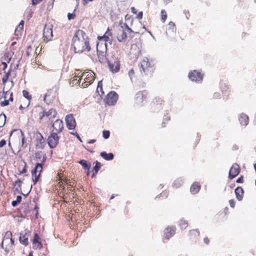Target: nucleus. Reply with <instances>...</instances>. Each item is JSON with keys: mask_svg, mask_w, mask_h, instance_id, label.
<instances>
[{"mask_svg": "<svg viewBox=\"0 0 256 256\" xmlns=\"http://www.w3.org/2000/svg\"><path fill=\"white\" fill-rule=\"evenodd\" d=\"M58 114L57 111L54 108H50L48 111L42 106H38L32 110V115L37 118L39 123L50 124Z\"/></svg>", "mask_w": 256, "mask_h": 256, "instance_id": "1", "label": "nucleus"}, {"mask_svg": "<svg viewBox=\"0 0 256 256\" xmlns=\"http://www.w3.org/2000/svg\"><path fill=\"white\" fill-rule=\"evenodd\" d=\"M72 42L75 52L82 53L84 52H89L90 50L88 38L82 30H76L72 38Z\"/></svg>", "mask_w": 256, "mask_h": 256, "instance_id": "2", "label": "nucleus"}, {"mask_svg": "<svg viewBox=\"0 0 256 256\" xmlns=\"http://www.w3.org/2000/svg\"><path fill=\"white\" fill-rule=\"evenodd\" d=\"M140 72L148 77H151L154 72L155 67L152 60L144 58L140 63Z\"/></svg>", "mask_w": 256, "mask_h": 256, "instance_id": "3", "label": "nucleus"}, {"mask_svg": "<svg viewBox=\"0 0 256 256\" xmlns=\"http://www.w3.org/2000/svg\"><path fill=\"white\" fill-rule=\"evenodd\" d=\"M95 74L90 70L84 71L80 75L79 82H81L80 86L86 88L90 85L94 80Z\"/></svg>", "mask_w": 256, "mask_h": 256, "instance_id": "4", "label": "nucleus"}, {"mask_svg": "<svg viewBox=\"0 0 256 256\" xmlns=\"http://www.w3.org/2000/svg\"><path fill=\"white\" fill-rule=\"evenodd\" d=\"M120 28L118 29L117 32V39L118 42H124L127 38V34L132 32V29L130 28L126 23L120 22Z\"/></svg>", "mask_w": 256, "mask_h": 256, "instance_id": "5", "label": "nucleus"}, {"mask_svg": "<svg viewBox=\"0 0 256 256\" xmlns=\"http://www.w3.org/2000/svg\"><path fill=\"white\" fill-rule=\"evenodd\" d=\"M96 52L98 60L102 63L106 60L107 44L103 42H98L96 44Z\"/></svg>", "mask_w": 256, "mask_h": 256, "instance_id": "6", "label": "nucleus"}, {"mask_svg": "<svg viewBox=\"0 0 256 256\" xmlns=\"http://www.w3.org/2000/svg\"><path fill=\"white\" fill-rule=\"evenodd\" d=\"M12 234L10 231H7L4 236L1 244L2 248L4 249L6 252H9L14 245V241L12 238Z\"/></svg>", "mask_w": 256, "mask_h": 256, "instance_id": "7", "label": "nucleus"}, {"mask_svg": "<svg viewBox=\"0 0 256 256\" xmlns=\"http://www.w3.org/2000/svg\"><path fill=\"white\" fill-rule=\"evenodd\" d=\"M52 26L46 24L43 30L44 41L48 42L52 40Z\"/></svg>", "mask_w": 256, "mask_h": 256, "instance_id": "8", "label": "nucleus"}, {"mask_svg": "<svg viewBox=\"0 0 256 256\" xmlns=\"http://www.w3.org/2000/svg\"><path fill=\"white\" fill-rule=\"evenodd\" d=\"M43 169V164L37 163L32 172V181L34 184L38 181L40 173Z\"/></svg>", "mask_w": 256, "mask_h": 256, "instance_id": "9", "label": "nucleus"}, {"mask_svg": "<svg viewBox=\"0 0 256 256\" xmlns=\"http://www.w3.org/2000/svg\"><path fill=\"white\" fill-rule=\"evenodd\" d=\"M99 42H103L106 44H112L113 41V36L112 30L108 28L107 30L102 36H98Z\"/></svg>", "mask_w": 256, "mask_h": 256, "instance_id": "10", "label": "nucleus"}, {"mask_svg": "<svg viewBox=\"0 0 256 256\" xmlns=\"http://www.w3.org/2000/svg\"><path fill=\"white\" fill-rule=\"evenodd\" d=\"M148 94V92L146 90L138 92L134 98V103L136 104H142L144 101L147 99Z\"/></svg>", "mask_w": 256, "mask_h": 256, "instance_id": "11", "label": "nucleus"}, {"mask_svg": "<svg viewBox=\"0 0 256 256\" xmlns=\"http://www.w3.org/2000/svg\"><path fill=\"white\" fill-rule=\"evenodd\" d=\"M118 99V94L114 91L110 92L104 99L105 103L108 106L114 105Z\"/></svg>", "mask_w": 256, "mask_h": 256, "instance_id": "12", "label": "nucleus"}, {"mask_svg": "<svg viewBox=\"0 0 256 256\" xmlns=\"http://www.w3.org/2000/svg\"><path fill=\"white\" fill-rule=\"evenodd\" d=\"M58 93L56 90L54 89H50L46 94L44 100L47 104H50L56 99Z\"/></svg>", "mask_w": 256, "mask_h": 256, "instance_id": "13", "label": "nucleus"}, {"mask_svg": "<svg viewBox=\"0 0 256 256\" xmlns=\"http://www.w3.org/2000/svg\"><path fill=\"white\" fill-rule=\"evenodd\" d=\"M58 140L59 137L58 136V134L52 132L50 135L48 137V143L50 148H54L58 145Z\"/></svg>", "mask_w": 256, "mask_h": 256, "instance_id": "14", "label": "nucleus"}, {"mask_svg": "<svg viewBox=\"0 0 256 256\" xmlns=\"http://www.w3.org/2000/svg\"><path fill=\"white\" fill-rule=\"evenodd\" d=\"M1 98H4V100L0 102V106H4L9 104V101H13L12 92L10 90L4 92Z\"/></svg>", "mask_w": 256, "mask_h": 256, "instance_id": "15", "label": "nucleus"}, {"mask_svg": "<svg viewBox=\"0 0 256 256\" xmlns=\"http://www.w3.org/2000/svg\"><path fill=\"white\" fill-rule=\"evenodd\" d=\"M240 166L237 163L233 164L229 170L228 178L230 180L234 178L240 174Z\"/></svg>", "mask_w": 256, "mask_h": 256, "instance_id": "16", "label": "nucleus"}, {"mask_svg": "<svg viewBox=\"0 0 256 256\" xmlns=\"http://www.w3.org/2000/svg\"><path fill=\"white\" fill-rule=\"evenodd\" d=\"M188 78L192 81L199 82L202 81L203 75L200 72L194 70L189 72Z\"/></svg>", "mask_w": 256, "mask_h": 256, "instance_id": "17", "label": "nucleus"}, {"mask_svg": "<svg viewBox=\"0 0 256 256\" xmlns=\"http://www.w3.org/2000/svg\"><path fill=\"white\" fill-rule=\"evenodd\" d=\"M66 124L68 130H74L76 126V122L72 114H69L66 117Z\"/></svg>", "mask_w": 256, "mask_h": 256, "instance_id": "18", "label": "nucleus"}, {"mask_svg": "<svg viewBox=\"0 0 256 256\" xmlns=\"http://www.w3.org/2000/svg\"><path fill=\"white\" fill-rule=\"evenodd\" d=\"M30 234V232L28 230H25L24 232H22L20 233V236L19 240L20 242L26 246L28 244V237Z\"/></svg>", "mask_w": 256, "mask_h": 256, "instance_id": "19", "label": "nucleus"}, {"mask_svg": "<svg viewBox=\"0 0 256 256\" xmlns=\"http://www.w3.org/2000/svg\"><path fill=\"white\" fill-rule=\"evenodd\" d=\"M52 132L59 133L62 131L64 128L63 122L60 120H56L52 124Z\"/></svg>", "mask_w": 256, "mask_h": 256, "instance_id": "20", "label": "nucleus"}, {"mask_svg": "<svg viewBox=\"0 0 256 256\" xmlns=\"http://www.w3.org/2000/svg\"><path fill=\"white\" fill-rule=\"evenodd\" d=\"M32 246L34 250H40L42 248V244L40 242V238L36 233L34 234L32 240Z\"/></svg>", "mask_w": 256, "mask_h": 256, "instance_id": "21", "label": "nucleus"}, {"mask_svg": "<svg viewBox=\"0 0 256 256\" xmlns=\"http://www.w3.org/2000/svg\"><path fill=\"white\" fill-rule=\"evenodd\" d=\"M22 94L26 98V104L24 106H22V104H21L20 106V110H24L27 108L29 105L30 104L31 100L32 98V96L30 94L29 92L26 90H24L22 91Z\"/></svg>", "mask_w": 256, "mask_h": 256, "instance_id": "22", "label": "nucleus"}, {"mask_svg": "<svg viewBox=\"0 0 256 256\" xmlns=\"http://www.w3.org/2000/svg\"><path fill=\"white\" fill-rule=\"evenodd\" d=\"M176 230V226H168L166 228L164 231V238L168 240L175 234Z\"/></svg>", "mask_w": 256, "mask_h": 256, "instance_id": "23", "label": "nucleus"}, {"mask_svg": "<svg viewBox=\"0 0 256 256\" xmlns=\"http://www.w3.org/2000/svg\"><path fill=\"white\" fill-rule=\"evenodd\" d=\"M108 66L112 73H116L120 70V64L118 61H114L113 62H109Z\"/></svg>", "mask_w": 256, "mask_h": 256, "instance_id": "24", "label": "nucleus"}, {"mask_svg": "<svg viewBox=\"0 0 256 256\" xmlns=\"http://www.w3.org/2000/svg\"><path fill=\"white\" fill-rule=\"evenodd\" d=\"M176 28L174 23L172 22H170L166 26V34L168 36L176 32Z\"/></svg>", "mask_w": 256, "mask_h": 256, "instance_id": "25", "label": "nucleus"}, {"mask_svg": "<svg viewBox=\"0 0 256 256\" xmlns=\"http://www.w3.org/2000/svg\"><path fill=\"white\" fill-rule=\"evenodd\" d=\"M236 198L238 200H242L243 198L244 190L240 186L237 187L234 190Z\"/></svg>", "mask_w": 256, "mask_h": 256, "instance_id": "26", "label": "nucleus"}, {"mask_svg": "<svg viewBox=\"0 0 256 256\" xmlns=\"http://www.w3.org/2000/svg\"><path fill=\"white\" fill-rule=\"evenodd\" d=\"M200 185L198 182H194L191 186L190 191L192 194H196L198 192L200 189Z\"/></svg>", "mask_w": 256, "mask_h": 256, "instance_id": "27", "label": "nucleus"}, {"mask_svg": "<svg viewBox=\"0 0 256 256\" xmlns=\"http://www.w3.org/2000/svg\"><path fill=\"white\" fill-rule=\"evenodd\" d=\"M239 122L242 126H246L249 121L248 117L244 114H242L239 116Z\"/></svg>", "mask_w": 256, "mask_h": 256, "instance_id": "28", "label": "nucleus"}, {"mask_svg": "<svg viewBox=\"0 0 256 256\" xmlns=\"http://www.w3.org/2000/svg\"><path fill=\"white\" fill-rule=\"evenodd\" d=\"M62 176H61V174L58 172V173L57 176H56V177L55 178L56 180V182H58V184H60L59 185L60 187H61V186H62L61 183H62V184L65 183L66 184H68V181L69 180V179H68L67 178H64L62 179Z\"/></svg>", "mask_w": 256, "mask_h": 256, "instance_id": "29", "label": "nucleus"}, {"mask_svg": "<svg viewBox=\"0 0 256 256\" xmlns=\"http://www.w3.org/2000/svg\"><path fill=\"white\" fill-rule=\"evenodd\" d=\"M80 72L77 73V75H75L70 80V84H72V86L78 85L80 86V84L81 82H79V78H80Z\"/></svg>", "mask_w": 256, "mask_h": 256, "instance_id": "30", "label": "nucleus"}, {"mask_svg": "<svg viewBox=\"0 0 256 256\" xmlns=\"http://www.w3.org/2000/svg\"><path fill=\"white\" fill-rule=\"evenodd\" d=\"M94 164H95L93 168V173L92 174V177L93 178L96 176L98 174V170L102 166V164L98 161H96L94 163Z\"/></svg>", "mask_w": 256, "mask_h": 256, "instance_id": "31", "label": "nucleus"}, {"mask_svg": "<svg viewBox=\"0 0 256 256\" xmlns=\"http://www.w3.org/2000/svg\"><path fill=\"white\" fill-rule=\"evenodd\" d=\"M162 103V100L160 98H156L152 102V106L156 108L160 107Z\"/></svg>", "mask_w": 256, "mask_h": 256, "instance_id": "32", "label": "nucleus"}, {"mask_svg": "<svg viewBox=\"0 0 256 256\" xmlns=\"http://www.w3.org/2000/svg\"><path fill=\"white\" fill-rule=\"evenodd\" d=\"M200 236V232L197 229L190 230L189 232L190 238L194 240L198 238Z\"/></svg>", "mask_w": 256, "mask_h": 256, "instance_id": "33", "label": "nucleus"}, {"mask_svg": "<svg viewBox=\"0 0 256 256\" xmlns=\"http://www.w3.org/2000/svg\"><path fill=\"white\" fill-rule=\"evenodd\" d=\"M100 156L106 160H110L114 159V156L112 153H106V152H101Z\"/></svg>", "mask_w": 256, "mask_h": 256, "instance_id": "34", "label": "nucleus"}, {"mask_svg": "<svg viewBox=\"0 0 256 256\" xmlns=\"http://www.w3.org/2000/svg\"><path fill=\"white\" fill-rule=\"evenodd\" d=\"M78 163L81 164L84 169L86 170H90L91 166V164L90 162H88L87 160H82L78 162Z\"/></svg>", "mask_w": 256, "mask_h": 256, "instance_id": "35", "label": "nucleus"}, {"mask_svg": "<svg viewBox=\"0 0 256 256\" xmlns=\"http://www.w3.org/2000/svg\"><path fill=\"white\" fill-rule=\"evenodd\" d=\"M22 181L20 179H18L14 182V186L16 188L17 191L22 190Z\"/></svg>", "mask_w": 256, "mask_h": 256, "instance_id": "36", "label": "nucleus"}, {"mask_svg": "<svg viewBox=\"0 0 256 256\" xmlns=\"http://www.w3.org/2000/svg\"><path fill=\"white\" fill-rule=\"evenodd\" d=\"M37 140L38 142L36 144V146L38 148H42L44 146V140L41 134H40V136H38Z\"/></svg>", "mask_w": 256, "mask_h": 256, "instance_id": "37", "label": "nucleus"}, {"mask_svg": "<svg viewBox=\"0 0 256 256\" xmlns=\"http://www.w3.org/2000/svg\"><path fill=\"white\" fill-rule=\"evenodd\" d=\"M179 226L181 229L184 230L188 228V224L187 220L184 219H182L180 221Z\"/></svg>", "mask_w": 256, "mask_h": 256, "instance_id": "38", "label": "nucleus"}, {"mask_svg": "<svg viewBox=\"0 0 256 256\" xmlns=\"http://www.w3.org/2000/svg\"><path fill=\"white\" fill-rule=\"evenodd\" d=\"M96 91L100 96H102L104 94L102 90V82H98Z\"/></svg>", "mask_w": 256, "mask_h": 256, "instance_id": "39", "label": "nucleus"}, {"mask_svg": "<svg viewBox=\"0 0 256 256\" xmlns=\"http://www.w3.org/2000/svg\"><path fill=\"white\" fill-rule=\"evenodd\" d=\"M183 184V181L180 178H177L173 183V186L175 188H178L180 187Z\"/></svg>", "mask_w": 256, "mask_h": 256, "instance_id": "40", "label": "nucleus"}, {"mask_svg": "<svg viewBox=\"0 0 256 256\" xmlns=\"http://www.w3.org/2000/svg\"><path fill=\"white\" fill-rule=\"evenodd\" d=\"M6 120V116L4 114H0V127L4 126Z\"/></svg>", "mask_w": 256, "mask_h": 256, "instance_id": "41", "label": "nucleus"}, {"mask_svg": "<svg viewBox=\"0 0 256 256\" xmlns=\"http://www.w3.org/2000/svg\"><path fill=\"white\" fill-rule=\"evenodd\" d=\"M22 196H16V200H14L12 202V204L13 206H16L18 204H20L22 200Z\"/></svg>", "mask_w": 256, "mask_h": 256, "instance_id": "42", "label": "nucleus"}, {"mask_svg": "<svg viewBox=\"0 0 256 256\" xmlns=\"http://www.w3.org/2000/svg\"><path fill=\"white\" fill-rule=\"evenodd\" d=\"M161 20L164 22L167 18V14L166 12L164 10H161Z\"/></svg>", "mask_w": 256, "mask_h": 256, "instance_id": "43", "label": "nucleus"}, {"mask_svg": "<svg viewBox=\"0 0 256 256\" xmlns=\"http://www.w3.org/2000/svg\"><path fill=\"white\" fill-rule=\"evenodd\" d=\"M220 88H222V92H226L229 89V87L228 86L226 85L224 82H221L220 83Z\"/></svg>", "mask_w": 256, "mask_h": 256, "instance_id": "44", "label": "nucleus"}, {"mask_svg": "<svg viewBox=\"0 0 256 256\" xmlns=\"http://www.w3.org/2000/svg\"><path fill=\"white\" fill-rule=\"evenodd\" d=\"M110 132L108 130H104L102 132V136L104 138L107 139L110 137Z\"/></svg>", "mask_w": 256, "mask_h": 256, "instance_id": "45", "label": "nucleus"}, {"mask_svg": "<svg viewBox=\"0 0 256 256\" xmlns=\"http://www.w3.org/2000/svg\"><path fill=\"white\" fill-rule=\"evenodd\" d=\"M76 10H74V12L72 13H68V20H73L75 18L76 15L75 14Z\"/></svg>", "mask_w": 256, "mask_h": 256, "instance_id": "46", "label": "nucleus"}, {"mask_svg": "<svg viewBox=\"0 0 256 256\" xmlns=\"http://www.w3.org/2000/svg\"><path fill=\"white\" fill-rule=\"evenodd\" d=\"M33 50V48L31 46H29L27 47L26 51V54L28 56H29L31 54Z\"/></svg>", "mask_w": 256, "mask_h": 256, "instance_id": "47", "label": "nucleus"}, {"mask_svg": "<svg viewBox=\"0 0 256 256\" xmlns=\"http://www.w3.org/2000/svg\"><path fill=\"white\" fill-rule=\"evenodd\" d=\"M134 71L133 69L130 70L128 72V76L130 77V79H132V78L134 77Z\"/></svg>", "mask_w": 256, "mask_h": 256, "instance_id": "48", "label": "nucleus"}, {"mask_svg": "<svg viewBox=\"0 0 256 256\" xmlns=\"http://www.w3.org/2000/svg\"><path fill=\"white\" fill-rule=\"evenodd\" d=\"M237 183H243L244 182V176H241L236 180Z\"/></svg>", "mask_w": 256, "mask_h": 256, "instance_id": "49", "label": "nucleus"}, {"mask_svg": "<svg viewBox=\"0 0 256 256\" xmlns=\"http://www.w3.org/2000/svg\"><path fill=\"white\" fill-rule=\"evenodd\" d=\"M229 204L230 207L234 208L235 206V202L234 200H229Z\"/></svg>", "mask_w": 256, "mask_h": 256, "instance_id": "50", "label": "nucleus"}, {"mask_svg": "<svg viewBox=\"0 0 256 256\" xmlns=\"http://www.w3.org/2000/svg\"><path fill=\"white\" fill-rule=\"evenodd\" d=\"M43 0H32V5H36L42 2Z\"/></svg>", "mask_w": 256, "mask_h": 256, "instance_id": "51", "label": "nucleus"}, {"mask_svg": "<svg viewBox=\"0 0 256 256\" xmlns=\"http://www.w3.org/2000/svg\"><path fill=\"white\" fill-rule=\"evenodd\" d=\"M6 144V140H2L0 142V148H2Z\"/></svg>", "mask_w": 256, "mask_h": 256, "instance_id": "52", "label": "nucleus"}, {"mask_svg": "<svg viewBox=\"0 0 256 256\" xmlns=\"http://www.w3.org/2000/svg\"><path fill=\"white\" fill-rule=\"evenodd\" d=\"M26 172V163H24V166L22 169V170L20 172V174H24Z\"/></svg>", "mask_w": 256, "mask_h": 256, "instance_id": "53", "label": "nucleus"}, {"mask_svg": "<svg viewBox=\"0 0 256 256\" xmlns=\"http://www.w3.org/2000/svg\"><path fill=\"white\" fill-rule=\"evenodd\" d=\"M204 242L206 244H208L210 242V239L208 238V237H205L204 238Z\"/></svg>", "mask_w": 256, "mask_h": 256, "instance_id": "54", "label": "nucleus"}, {"mask_svg": "<svg viewBox=\"0 0 256 256\" xmlns=\"http://www.w3.org/2000/svg\"><path fill=\"white\" fill-rule=\"evenodd\" d=\"M142 16H143L142 12H140L138 13V14L137 15V18L138 19H142Z\"/></svg>", "mask_w": 256, "mask_h": 256, "instance_id": "55", "label": "nucleus"}, {"mask_svg": "<svg viewBox=\"0 0 256 256\" xmlns=\"http://www.w3.org/2000/svg\"><path fill=\"white\" fill-rule=\"evenodd\" d=\"M220 94L218 92H216L214 94V98H220Z\"/></svg>", "mask_w": 256, "mask_h": 256, "instance_id": "56", "label": "nucleus"}, {"mask_svg": "<svg viewBox=\"0 0 256 256\" xmlns=\"http://www.w3.org/2000/svg\"><path fill=\"white\" fill-rule=\"evenodd\" d=\"M25 142V137L24 136V134H22V146H23Z\"/></svg>", "mask_w": 256, "mask_h": 256, "instance_id": "57", "label": "nucleus"}, {"mask_svg": "<svg viewBox=\"0 0 256 256\" xmlns=\"http://www.w3.org/2000/svg\"><path fill=\"white\" fill-rule=\"evenodd\" d=\"M131 12L132 13L134 14H136L137 12L136 8H134V7L131 8Z\"/></svg>", "mask_w": 256, "mask_h": 256, "instance_id": "58", "label": "nucleus"}, {"mask_svg": "<svg viewBox=\"0 0 256 256\" xmlns=\"http://www.w3.org/2000/svg\"><path fill=\"white\" fill-rule=\"evenodd\" d=\"M24 24V22L23 20H22L20 22V24L18 25V27L22 28Z\"/></svg>", "mask_w": 256, "mask_h": 256, "instance_id": "59", "label": "nucleus"}, {"mask_svg": "<svg viewBox=\"0 0 256 256\" xmlns=\"http://www.w3.org/2000/svg\"><path fill=\"white\" fill-rule=\"evenodd\" d=\"M172 0H163L164 1V2L166 4H167L170 2H172Z\"/></svg>", "mask_w": 256, "mask_h": 256, "instance_id": "60", "label": "nucleus"}, {"mask_svg": "<svg viewBox=\"0 0 256 256\" xmlns=\"http://www.w3.org/2000/svg\"><path fill=\"white\" fill-rule=\"evenodd\" d=\"M96 139L90 140L88 142V144H93V143L95 142H96Z\"/></svg>", "mask_w": 256, "mask_h": 256, "instance_id": "61", "label": "nucleus"}, {"mask_svg": "<svg viewBox=\"0 0 256 256\" xmlns=\"http://www.w3.org/2000/svg\"><path fill=\"white\" fill-rule=\"evenodd\" d=\"M2 64L4 66V70L6 69V68L7 67V64L6 62H2Z\"/></svg>", "mask_w": 256, "mask_h": 256, "instance_id": "62", "label": "nucleus"}, {"mask_svg": "<svg viewBox=\"0 0 256 256\" xmlns=\"http://www.w3.org/2000/svg\"><path fill=\"white\" fill-rule=\"evenodd\" d=\"M72 182H71L70 180H68V184H67L68 186H72Z\"/></svg>", "mask_w": 256, "mask_h": 256, "instance_id": "63", "label": "nucleus"}, {"mask_svg": "<svg viewBox=\"0 0 256 256\" xmlns=\"http://www.w3.org/2000/svg\"><path fill=\"white\" fill-rule=\"evenodd\" d=\"M8 78V74H7L6 77V78H3V79H2L3 82H5L7 80Z\"/></svg>", "mask_w": 256, "mask_h": 256, "instance_id": "64", "label": "nucleus"}]
</instances>
